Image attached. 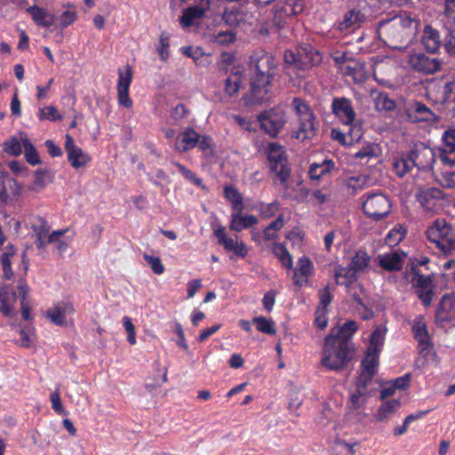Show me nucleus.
Masks as SVG:
<instances>
[{"mask_svg": "<svg viewBox=\"0 0 455 455\" xmlns=\"http://www.w3.org/2000/svg\"><path fill=\"white\" fill-rule=\"evenodd\" d=\"M353 353V346L346 345L343 341H336L332 336H327L324 341L321 363L329 370L339 371L347 367Z\"/></svg>", "mask_w": 455, "mask_h": 455, "instance_id": "obj_3", "label": "nucleus"}, {"mask_svg": "<svg viewBox=\"0 0 455 455\" xmlns=\"http://www.w3.org/2000/svg\"><path fill=\"white\" fill-rule=\"evenodd\" d=\"M412 332L415 339L418 341L419 348L421 353H428L432 347V342L428 331L427 330V324L423 321L422 317L417 318L412 324Z\"/></svg>", "mask_w": 455, "mask_h": 455, "instance_id": "obj_20", "label": "nucleus"}, {"mask_svg": "<svg viewBox=\"0 0 455 455\" xmlns=\"http://www.w3.org/2000/svg\"><path fill=\"white\" fill-rule=\"evenodd\" d=\"M371 257L367 252L359 251L352 258L350 262L351 269L355 272L363 271L370 263Z\"/></svg>", "mask_w": 455, "mask_h": 455, "instance_id": "obj_41", "label": "nucleus"}, {"mask_svg": "<svg viewBox=\"0 0 455 455\" xmlns=\"http://www.w3.org/2000/svg\"><path fill=\"white\" fill-rule=\"evenodd\" d=\"M224 196L231 202L234 211H243L244 207L243 196L234 186L224 187Z\"/></svg>", "mask_w": 455, "mask_h": 455, "instance_id": "obj_33", "label": "nucleus"}, {"mask_svg": "<svg viewBox=\"0 0 455 455\" xmlns=\"http://www.w3.org/2000/svg\"><path fill=\"white\" fill-rule=\"evenodd\" d=\"M22 145L25 149V157L27 162L33 166L39 164L40 158L38 156L37 151L35 146L29 141V140L27 137L22 139Z\"/></svg>", "mask_w": 455, "mask_h": 455, "instance_id": "obj_46", "label": "nucleus"}, {"mask_svg": "<svg viewBox=\"0 0 455 455\" xmlns=\"http://www.w3.org/2000/svg\"><path fill=\"white\" fill-rule=\"evenodd\" d=\"M26 11L30 15L35 24L39 27L49 28L56 22V16L50 13L47 9L44 7L34 4L28 7Z\"/></svg>", "mask_w": 455, "mask_h": 455, "instance_id": "obj_19", "label": "nucleus"}, {"mask_svg": "<svg viewBox=\"0 0 455 455\" xmlns=\"http://www.w3.org/2000/svg\"><path fill=\"white\" fill-rule=\"evenodd\" d=\"M443 193L437 188L421 189L418 196V201L425 211L435 212L440 208V201L443 199Z\"/></svg>", "mask_w": 455, "mask_h": 455, "instance_id": "obj_13", "label": "nucleus"}, {"mask_svg": "<svg viewBox=\"0 0 455 455\" xmlns=\"http://www.w3.org/2000/svg\"><path fill=\"white\" fill-rule=\"evenodd\" d=\"M318 297H319L318 307L327 309V307L329 306V304L331 303V301L332 299V295L331 293L329 285L319 290Z\"/></svg>", "mask_w": 455, "mask_h": 455, "instance_id": "obj_61", "label": "nucleus"}, {"mask_svg": "<svg viewBox=\"0 0 455 455\" xmlns=\"http://www.w3.org/2000/svg\"><path fill=\"white\" fill-rule=\"evenodd\" d=\"M410 160L413 167L421 171H428L433 168L435 163L434 151L424 144L415 146L409 152Z\"/></svg>", "mask_w": 455, "mask_h": 455, "instance_id": "obj_9", "label": "nucleus"}, {"mask_svg": "<svg viewBox=\"0 0 455 455\" xmlns=\"http://www.w3.org/2000/svg\"><path fill=\"white\" fill-rule=\"evenodd\" d=\"M50 402L52 404V409L54 411L55 413H57L58 415H64V416H66L68 414V411L65 410V408L61 403L59 387L51 393Z\"/></svg>", "mask_w": 455, "mask_h": 455, "instance_id": "obj_56", "label": "nucleus"}, {"mask_svg": "<svg viewBox=\"0 0 455 455\" xmlns=\"http://www.w3.org/2000/svg\"><path fill=\"white\" fill-rule=\"evenodd\" d=\"M32 229L36 235L46 236L50 230L47 220L40 216H36L32 223Z\"/></svg>", "mask_w": 455, "mask_h": 455, "instance_id": "obj_55", "label": "nucleus"}, {"mask_svg": "<svg viewBox=\"0 0 455 455\" xmlns=\"http://www.w3.org/2000/svg\"><path fill=\"white\" fill-rule=\"evenodd\" d=\"M65 150L67 152L68 161L76 170L86 167L92 160L88 154L75 144L74 139L69 134H66L65 136Z\"/></svg>", "mask_w": 455, "mask_h": 455, "instance_id": "obj_10", "label": "nucleus"}, {"mask_svg": "<svg viewBox=\"0 0 455 455\" xmlns=\"http://www.w3.org/2000/svg\"><path fill=\"white\" fill-rule=\"evenodd\" d=\"M443 145L440 148V160L447 166H455V129H449L443 134Z\"/></svg>", "mask_w": 455, "mask_h": 455, "instance_id": "obj_16", "label": "nucleus"}, {"mask_svg": "<svg viewBox=\"0 0 455 455\" xmlns=\"http://www.w3.org/2000/svg\"><path fill=\"white\" fill-rule=\"evenodd\" d=\"M277 62L267 52H255L250 60L251 88L244 99L245 105L263 104L273 97L272 82L276 74Z\"/></svg>", "mask_w": 455, "mask_h": 455, "instance_id": "obj_1", "label": "nucleus"}, {"mask_svg": "<svg viewBox=\"0 0 455 455\" xmlns=\"http://www.w3.org/2000/svg\"><path fill=\"white\" fill-rule=\"evenodd\" d=\"M409 116L413 122H424L432 120L434 114L423 103L415 102L410 108Z\"/></svg>", "mask_w": 455, "mask_h": 455, "instance_id": "obj_29", "label": "nucleus"}, {"mask_svg": "<svg viewBox=\"0 0 455 455\" xmlns=\"http://www.w3.org/2000/svg\"><path fill=\"white\" fill-rule=\"evenodd\" d=\"M385 334V328H382L380 326L377 327L371 334L370 344L367 350L379 353L383 346Z\"/></svg>", "mask_w": 455, "mask_h": 455, "instance_id": "obj_39", "label": "nucleus"}, {"mask_svg": "<svg viewBox=\"0 0 455 455\" xmlns=\"http://www.w3.org/2000/svg\"><path fill=\"white\" fill-rule=\"evenodd\" d=\"M412 168L413 166L409 155L407 156H401L393 160V170L395 174L401 178L408 173Z\"/></svg>", "mask_w": 455, "mask_h": 455, "instance_id": "obj_38", "label": "nucleus"}, {"mask_svg": "<svg viewBox=\"0 0 455 455\" xmlns=\"http://www.w3.org/2000/svg\"><path fill=\"white\" fill-rule=\"evenodd\" d=\"M13 256L12 251H4L2 253V256L0 258V262L2 266L3 274L5 279L11 280L14 274L12 270V262L11 258Z\"/></svg>", "mask_w": 455, "mask_h": 455, "instance_id": "obj_53", "label": "nucleus"}, {"mask_svg": "<svg viewBox=\"0 0 455 455\" xmlns=\"http://www.w3.org/2000/svg\"><path fill=\"white\" fill-rule=\"evenodd\" d=\"M284 226V220L283 214H279L278 217L273 220L262 232V237L265 241H274L277 239V232Z\"/></svg>", "mask_w": 455, "mask_h": 455, "instance_id": "obj_34", "label": "nucleus"}, {"mask_svg": "<svg viewBox=\"0 0 455 455\" xmlns=\"http://www.w3.org/2000/svg\"><path fill=\"white\" fill-rule=\"evenodd\" d=\"M405 235V228L402 225H396L387 233L386 236V243L390 247L396 246L404 238Z\"/></svg>", "mask_w": 455, "mask_h": 455, "instance_id": "obj_42", "label": "nucleus"}, {"mask_svg": "<svg viewBox=\"0 0 455 455\" xmlns=\"http://www.w3.org/2000/svg\"><path fill=\"white\" fill-rule=\"evenodd\" d=\"M326 315L327 309L319 307L316 308L315 323L319 329L323 330L327 326L328 319Z\"/></svg>", "mask_w": 455, "mask_h": 455, "instance_id": "obj_64", "label": "nucleus"}, {"mask_svg": "<svg viewBox=\"0 0 455 455\" xmlns=\"http://www.w3.org/2000/svg\"><path fill=\"white\" fill-rule=\"evenodd\" d=\"M260 124L270 136L275 137L277 135L279 129L270 118L260 116Z\"/></svg>", "mask_w": 455, "mask_h": 455, "instance_id": "obj_63", "label": "nucleus"}, {"mask_svg": "<svg viewBox=\"0 0 455 455\" xmlns=\"http://www.w3.org/2000/svg\"><path fill=\"white\" fill-rule=\"evenodd\" d=\"M291 108L299 124V130L291 132V138L301 141L310 140L315 133V116L310 107L302 99L294 98Z\"/></svg>", "mask_w": 455, "mask_h": 455, "instance_id": "obj_5", "label": "nucleus"}, {"mask_svg": "<svg viewBox=\"0 0 455 455\" xmlns=\"http://www.w3.org/2000/svg\"><path fill=\"white\" fill-rule=\"evenodd\" d=\"M17 294L7 288L0 289V312L5 317H12L15 314L12 301H15Z\"/></svg>", "mask_w": 455, "mask_h": 455, "instance_id": "obj_26", "label": "nucleus"}, {"mask_svg": "<svg viewBox=\"0 0 455 455\" xmlns=\"http://www.w3.org/2000/svg\"><path fill=\"white\" fill-rule=\"evenodd\" d=\"M379 354L378 352L367 350L365 358L362 362L363 371L358 378V381L363 383L364 386H367L375 374Z\"/></svg>", "mask_w": 455, "mask_h": 455, "instance_id": "obj_22", "label": "nucleus"}, {"mask_svg": "<svg viewBox=\"0 0 455 455\" xmlns=\"http://www.w3.org/2000/svg\"><path fill=\"white\" fill-rule=\"evenodd\" d=\"M418 26L419 21L410 16H395L379 22L378 33L388 47L403 49L413 41Z\"/></svg>", "mask_w": 455, "mask_h": 455, "instance_id": "obj_2", "label": "nucleus"}, {"mask_svg": "<svg viewBox=\"0 0 455 455\" xmlns=\"http://www.w3.org/2000/svg\"><path fill=\"white\" fill-rule=\"evenodd\" d=\"M200 134L194 128L187 127L176 137L175 148L178 152L184 153L196 148Z\"/></svg>", "mask_w": 455, "mask_h": 455, "instance_id": "obj_18", "label": "nucleus"}, {"mask_svg": "<svg viewBox=\"0 0 455 455\" xmlns=\"http://www.w3.org/2000/svg\"><path fill=\"white\" fill-rule=\"evenodd\" d=\"M374 105L378 110L390 111L395 108V103L385 92H378L374 97Z\"/></svg>", "mask_w": 455, "mask_h": 455, "instance_id": "obj_45", "label": "nucleus"}, {"mask_svg": "<svg viewBox=\"0 0 455 455\" xmlns=\"http://www.w3.org/2000/svg\"><path fill=\"white\" fill-rule=\"evenodd\" d=\"M3 149L5 153L13 156H18L21 154L20 140L14 137L4 143Z\"/></svg>", "mask_w": 455, "mask_h": 455, "instance_id": "obj_59", "label": "nucleus"}, {"mask_svg": "<svg viewBox=\"0 0 455 455\" xmlns=\"http://www.w3.org/2000/svg\"><path fill=\"white\" fill-rule=\"evenodd\" d=\"M172 164L178 169V171L192 184H194L196 187L203 188V180L201 178L197 177V175L188 169L185 165L178 163V162H172Z\"/></svg>", "mask_w": 455, "mask_h": 455, "instance_id": "obj_52", "label": "nucleus"}, {"mask_svg": "<svg viewBox=\"0 0 455 455\" xmlns=\"http://www.w3.org/2000/svg\"><path fill=\"white\" fill-rule=\"evenodd\" d=\"M321 61L319 52L315 51L310 45L300 46L297 52H291L286 53V63L290 64V68L299 70L307 69Z\"/></svg>", "mask_w": 455, "mask_h": 455, "instance_id": "obj_6", "label": "nucleus"}, {"mask_svg": "<svg viewBox=\"0 0 455 455\" xmlns=\"http://www.w3.org/2000/svg\"><path fill=\"white\" fill-rule=\"evenodd\" d=\"M68 6L72 8V10H66L60 16V26L63 28L73 24L77 19V12L74 6L70 4Z\"/></svg>", "mask_w": 455, "mask_h": 455, "instance_id": "obj_58", "label": "nucleus"}, {"mask_svg": "<svg viewBox=\"0 0 455 455\" xmlns=\"http://www.w3.org/2000/svg\"><path fill=\"white\" fill-rule=\"evenodd\" d=\"M132 81V71L130 65L125 67V70L118 69V81L116 90H130Z\"/></svg>", "mask_w": 455, "mask_h": 455, "instance_id": "obj_47", "label": "nucleus"}, {"mask_svg": "<svg viewBox=\"0 0 455 455\" xmlns=\"http://www.w3.org/2000/svg\"><path fill=\"white\" fill-rule=\"evenodd\" d=\"M406 254L403 251H394L388 253L379 254L376 259L379 265L387 271H399L403 268V259Z\"/></svg>", "mask_w": 455, "mask_h": 455, "instance_id": "obj_17", "label": "nucleus"}, {"mask_svg": "<svg viewBox=\"0 0 455 455\" xmlns=\"http://www.w3.org/2000/svg\"><path fill=\"white\" fill-rule=\"evenodd\" d=\"M410 67L418 72L432 74L440 68V62L436 58L429 57L423 52H415L410 55Z\"/></svg>", "mask_w": 455, "mask_h": 455, "instance_id": "obj_11", "label": "nucleus"}, {"mask_svg": "<svg viewBox=\"0 0 455 455\" xmlns=\"http://www.w3.org/2000/svg\"><path fill=\"white\" fill-rule=\"evenodd\" d=\"M37 118L40 121L47 120L51 122L61 121L63 119L57 108L52 105L40 108L38 109Z\"/></svg>", "mask_w": 455, "mask_h": 455, "instance_id": "obj_40", "label": "nucleus"}, {"mask_svg": "<svg viewBox=\"0 0 455 455\" xmlns=\"http://www.w3.org/2000/svg\"><path fill=\"white\" fill-rule=\"evenodd\" d=\"M446 29L444 46L447 52L455 56V18L452 20H443Z\"/></svg>", "mask_w": 455, "mask_h": 455, "instance_id": "obj_35", "label": "nucleus"}, {"mask_svg": "<svg viewBox=\"0 0 455 455\" xmlns=\"http://www.w3.org/2000/svg\"><path fill=\"white\" fill-rule=\"evenodd\" d=\"M400 406L398 400L393 399L383 403L376 413V419L379 421H385L393 414Z\"/></svg>", "mask_w": 455, "mask_h": 455, "instance_id": "obj_36", "label": "nucleus"}, {"mask_svg": "<svg viewBox=\"0 0 455 455\" xmlns=\"http://www.w3.org/2000/svg\"><path fill=\"white\" fill-rule=\"evenodd\" d=\"M336 283L339 285H347L353 277L352 270L343 267L335 268Z\"/></svg>", "mask_w": 455, "mask_h": 455, "instance_id": "obj_57", "label": "nucleus"}, {"mask_svg": "<svg viewBox=\"0 0 455 455\" xmlns=\"http://www.w3.org/2000/svg\"><path fill=\"white\" fill-rule=\"evenodd\" d=\"M364 20V15L359 10H351L347 12L343 20L339 23L340 30H347L349 28H355Z\"/></svg>", "mask_w": 455, "mask_h": 455, "instance_id": "obj_30", "label": "nucleus"}, {"mask_svg": "<svg viewBox=\"0 0 455 455\" xmlns=\"http://www.w3.org/2000/svg\"><path fill=\"white\" fill-rule=\"evenodd\" d=\"M439 184L446 188H455V172H444L439 179Z\"/></svg>", "mask_w": 455, "mask_h": 455, "instance_id": "obj_62", "label": "nucleus"}, {"mask_svg": "<svg viewBox=\"0 0 455 455\" xmlns=\"http://www.w3.org/2000/svg\"><path fill=\"white\" fill-rule=\"evenodd\" d=\"M411 281L416 289V293L423 305L427 307L430 306L434 295V285L431 278L415 272Z\"/></svg>", "mask_w": 455, "mask_h": 455, "instance_id": "obj_14", "label": "nucleus"}, {"mask_svg": "<svg viewBox=\"0 0 455 455\" xmlns=\"http://www.w3.org/2000/svg\"><path fill=\"white\" fill-rule=\"evenodd\" d=\"M358 329V325L355 321H347L342 326L333 328L328 336H332L334 340L343 341L346 345L353 346L350 339Z\"/></svg>", "mask_w": 455, "mask_h": 455, "instance_id": "obj_24", "label": "nucleus"}, {"mask_svg": "<svg viewBox=\"0 0 455 455\" xmlns=\"http://www.w3.org/2000/svg\"><path fill=\"white\" fill-rule=\"evenodd\" d=\"M391 203L389 199L381 193L371 194L363 203V211L365 215L372 220H379L390 212Z\"/></svg>", "mask_w": 455, "mask_h": 455, "instance_id": "obj_7", "label": "nucleus"}, {"mask_svg": "<svg viewBox=\"0 0 455 455\" xmlns=\"http://www.w3.org/2000/svg\"><path fill=\"white\" fill-rule=\"evenodd\" d=\"M381 153L382 150L379 144L369 143L355 154V158L368 162L370 159L379 157Z\"/></svg>", "mask_w": 455, "mask_h": 455, "instance_id": "obj_32", "label": "nucleus"}, {"mask_svg": "<svg viewBox=\"0 0 455 455\" xmlns=\"http://www.w3.org/2000/svg\"><path fill=\"white\" fill-rule=\"evenodd\" d=\"M143 258L150 266L153 273H155L156 275H162L164 272V266L162 263V260L159 257H154L148 254H144Z\"/></svg>", "mask_w": 455, "mask_h": 455, "instance_id": "obj_60", "label": "nucleus"}, {"mask_svg": "<svg viewBox=\"0 0 455 455\" xmlns=\"http://www.w3.org/2000/svg\"><path fill=\"white\" fill-rule=\"evenodd\" d=\"M262 219H269L275 215L279 209V204L272 202L269 204L259 203L255 206Z\"/></svg>", "mask_w": 455, "mask_h": 455, "instance_id": "obj_49", "label": "nucleus"}, {"mask_svg": "<svg viewBox=\"0 0 455 455\" xmlns=\"http://www.w3.org/2000/svg\"><path fill=\"white\" fill-rule=\"evenodd\" d=\"M267 160L270 172L275 173L280 182L284 184V149L275 142L267 147Z\"/></svg>", "mask_w": 455, "mask_h": 455, "instance_id": "obj_8", "label": "nucleus"}, {"mask_svg": "<svg viewBox=\"0 0 455 455\" xmlns=\"http://www.w3.org/2000/svg\"><path fill=\"white\" fill-rule=\"evenodd\" d=\"M313 265L309 259L302 257L293 269V283L296 286H302L307 283L308 276L312 273Z\"/></svg>", "mask_w": 455, "mask_h": 455, "instance_id": "obj_23", "label": "nucleus"}, {"mask_svg": "<svg viewBox=\"0 0 455 455\" xmlns=\"http://www.w3.org/2000/svg\"><path fill=\"white\" fill-rule=\"evenodd\" d=\"M243 72V67L241 68V75ZM242 84V76L237 75L231 76L225 80V92L228 96H233L238 92Z\"/></svg>", "mask_w": 455, "mask_h": 455, "instance_id": "obj_48", "label": "nucleus"}, {"mask_svg": "<svg viewBox=\"0 0 455 455\" xmlns=\"http://www.w3.org/2000/svg\"><path fill=\"white\" fill-rule=\"evenodd\" d=\"M211 0H200L198 4L189 6L183 10L180 17V22L183 28H188L205 17L206 12L210 9Z\"/></svg>", "mask_w": 455, "mask_h": 455, "instance_id": "obj_12", "label": "nucleus"}, {"mask_svg": "<svg viewBox=\"0 0 455 455\" xmlns=\"http://www.w3.org/2000/svg\"><path fill=\"white\" fill-rule=\"evenodd\" d=\"M372 184V180L367 175L351 177L347 180V187L355 191L363 189Z\"/></svg>", "mask_w": 455, "mask_h": 455, "instance_id": "obj_50", "label": "nucleus"}, {"mask_svg": "<svg viewBox=\"0 0 455 455\" xmlns=\"http://www.w3.org/2000/svg\"><path fill=\"white\" fill-rule=\"evenodd\" d=\"M252 323L259 332L268 335L275 334V324L271 319H267L265 316H256L252 319Z\"/></svg>", "mask_w": 455, "mask_h": 455, "instance_id": "obj_43", "label": "nucleus"}, {"mask_svg": "<svg viewBox=\"0 0 455 455\" xmlns=\"http://www.w3.org/2000/svg\"><path fill=\"white\" fill-rule=\"evenodd\" d=\"M46 317L49 318L55 325L63 326L66 324V315L61 310V306L57 305L50 308L46 312Z\"/></svg>", "mask_w": 455, "mask_h": 455, "instance_id": "obj_51", "label": "nucleus"}, {"mask_svg": "<svg viewBox=\"0 0 455 455\" xmlns=\"http://www.w3.org/2000/svg\"><path fill=\"white\" fill-rule=\"evenodd\" d=\"M286 399H288L289 410L297 411L303 402V395L301 390L291 384L289 385Z\"/></svg>", "mask_w": 455, "mask_h": 455, "instance_id": "obj_37", "label": "nucleus"}, {"mask_svg": "<svg viewBox=\"0 0 455 455\" xmlns=\"http://www.w3.org/2000/svg\"><path fill=\"white\" fill-rule=\"evenodd\" d=\"M333 114L343 124L351 125L355 118L352 102L347 98H334L331 103Z\"/></svg>", "mask_w": 455, "mask_h": 455, "instance_id": "obj_15", "label": "nucleus"}, {"mask_svg": "<svg viewBox=\"0 0 455 455\" xmlns=\"http://www.w3.org/2000/svg\"><path fill=\"white\" fill-rule=\"evenodd\" d=\"M170 37L167 33H162L159 37L157 52L160 60L166 61L169 58Z\"/></svg>", "mask_w": 455, "mask_h": 455, "instance_id": "obj_54", "label": "nucleus"}, {"mask_svg": "<svg viewBox=\"0 0 455 455\" xmlns=\"http://www.w3.org/2000/svg\"><path fill=\"white\" fill-rule=\"evenodd\" d=\"M421 41L424 48L432 53L436 52L441 44L438 31L429 26L425 27Z\"/></svg>", "mask_w": 455, "mask_h": 455, "instance_id": "obj_27", "label": "nucleus"}, {"mask_svg": "<svg viewBox=\"0 0 455 455\" xmlns=\"http://www.w3.org/2000/svg\"><path fill=\"white\" fill-rule=\"evenodd\" d=\"M436 318L440 322L455 320V294L448 293L442 297Z\"/></svg>", "mask_w": 455, "mask_h": 455, "instance_id": "obj_21", "label": "nucleus"}, {"mask_svg": "<svg viewBox=\"0 0 455 455\" xmlns=\"http://www.w3.org/2000/svg\"><path fill=\"white\" fill-rule=\"evenodd\" d=\"M366 387L367 386H364L363 383L357 381V389L350 396V406L352 409L358 410L365 404L369 396V392Z\"/></svg>", "mask_w": 455, "mask_h": 455, "instance_id": "obj_31", "label": "nucleus"}, {"mask_svg": "<svg viewBox=\"0 0 455 455\" xmlns=\"http://www.w3.org/2000/svg\"><path fill=\"white\" fill-rule=\"evenodd\" d=\"M214 235L217 237L218 243L222 245L226 251H231L235 246V240L227 235L225 227L219 226L214 230Z\"/></svg>", "mask_w": 455, "mask_h": 455, "instance_id": "obj_44", "label": "nucleus"}, {"mask_svg": "<svg viewBox=\"0 0 455 455\" xmlns=\"http://www.w3.org/2000/svg\"><path fill=\"white\" fill-rule=\"evenodd\" d=\"M427 235L440 254L444 257L455 254V231L444 219L435 220L427 228Z\"/></svg>", "mask_w": 455, "mask_h": 455, "instance_id": "obj_4", "label": "nucleus"}, {"mask_svg": "<svg viewBox=\"0 0 455 455\" xmlns=\"http://www.w3.org/2000/svg\"><path fill=\"white\" fill-rule=\"evenodd\" d=\"M259 222L254 215H243L241 212L231 214L229 228L231 230L240 232L243 229H248Z\"/></svg>", "mask_w": 455, "mask_h": 455, "instance_id": "obj_25", "label": "nucleus"}, {"mask_svg": "<svg viewBox=\"0 0 455 455\" xmlns=\"http://www.w3.org/2000/svg\"><path fill=\"white\" fill-rule=\"evenodd\" d=\"M334 167L335 164L332 160L325 159L322 163H313L309 167L308 174L312 180H318L330 173Z\"/></svg>", "mask_w": 455, "mask_h": 455, "instance_id": "obj_28", "label": "nucleus"}]
</instances>
